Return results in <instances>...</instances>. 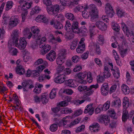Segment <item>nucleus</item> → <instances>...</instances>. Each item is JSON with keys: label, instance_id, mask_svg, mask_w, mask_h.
I'll list each match as a JSON object with an SVG mask.
<instances>
[{"label": "nucleus", "instance_id": "obj_28", "mask_svg": "<svg viewBox=\"0 0 134 134\" xmlns=\"http://www.w3.org/2000/svg\"><path fill=\"white\" fill-rule=\"evenodd\" d=\"M51 110L53 113L54 116L59 117L60 116V113H59L60 110V107H57L51 108Z\"/></svg>", "mask_w": 134, "mask_h": 134}, {"label": "nucleus", "instance_id": "obj_18", "mask_svg": "<svg viewBox=\"0 0 134 134\" xmlns=\"http://www.w3.org/2000/svg\"><path fill=\"white\" fill-rule=\"evenodd\" d=\"M72 32L75 33H78L80 32L79 23L77 21H74L72 25Z\"/></svg>", "mask_w": 134, "mask_h": 134}, {"label": "nucleus", "instance_id": "obj_45", "mask_svg": "<svg viewBox=\"0 0 134 134\" xmlns=\"http://www.w3.org/2000/svg\"><path fill=\"white\" fill-rule=\"evenodd\" d=\"M129 116L128 112L127 111H123L122 117V120L123 121H125L128 119Z\"/></svg>", "mask_w": 134, "mask_h": 134}, {"label": "nucleus", "instance_id": "obj_7", "mask_svg": "<svg viewBox=\"0 0 134 134\" xmlns=\"http://www.w3.org/2000/svg\"><path fill=\"white\" fill-rule=\"evenodd\" d=\"M93 104V103H91L87 105L85 108L83 113L85 114L88 113L89 115H92L94 112Z\"/></svg>", "mask_w": 134, "mask_h": 134}, {"label": "nucleus", "instance_id": "obj_60", "mask_svg": "<svg viewBox=\"0 0 134 134\" xmlns=\"http://www.w3.org/2000/svg\"><path fill=\"white\" fill-rule=\"evenodd\" d=\"M21 85L23 88V90L24 91H28V88H27L28 83L27 81L23 82L22 83Z\"/></svg>", "mask_w": 134, "mask_h": 134}, {"label": "nucleus", "instance_id": "obj_31", "mask_svg": "<svg viewBox=\"0 0 134 134\" xmlns=\"http://www.w3.org/2000/svg\"><path fill=\"white\" fill-rule=\"evenodd\" d=\"M47 95L46 93H43L41 96V101L44 104H46L48 101V98L47 97Z\"/></svg>", "mask_w": 134, "mask_h": 134}, {"label": "nucleus", "instance_id": "obj_61", "mask_svg": "<svg viewBox=\"0 0 134 134\" xmlns=\"http://www.w3.org/2000/svg\"><path fill=\"white\" fill-rule=\"evenodd\" d=\"M37 42L39 44V45H42V44L43 43L45 42L46 40V39L45 37H42L41 39L38 38L37 40Z\"/></svg>", "mask_w": 134, "mask_h": 134}, {"label": "nucleus", "instance_id": "obj_12", "mask_svg": "<svg viewBox=\"0 0 134 134\" xmlns=\"http://www.w3.org/2000/svg\"><path fill=\"white\" fill-rule=\"evenodd\" d=\"M66 79V76L64 74H60L54 78V81L56 83L61 84L64 82Z\"/></svg>", "mask_w": 134, "mask_h": 134}, {"label": "nucleus", "instance_id": "obj_43", "mask_svg": "<svg viewBox=\"0 0 134 134\" xmlns=\"http://www.w3.org/2000/svg\"><path fill=\"white\" fill-rule=\"evenodd\" d=\"M78 90L80 92L84 91L85 90L88 91L90 89L87 86H80L78 87Z\"/></svg>", "mask_w": 134, "mask_h": 134}, {"label": "nucleus", "instance_id": "obj_42", "mask_svg": "<svg viewBox=\"0 0 134 134\" xmlns=\"http://www.w3.org/2000/svg\"><path fill=\"white\" fill-rule=\"evenodd\" d=\"M110 102L108 100L103 105V107H102V110L104 111H106L110 107Z\"/></svg>", "mask_w": 134, "mask_h": 134}, {"label": "nucleus", "instance_id": "obj_38", "mask_svg": "<svg viewBox=\"0 0 134 134\" xmlns=\"http://www.w3.org/2000/svg\"><path fill=\"white\" fill-rule=\"evenodd\" d=\"M9 52L12 55H16L18 51L17 49L11 47L9 48Z\"/></svg>", "mask_w": 134, "mask_h": 134}, {"label": "nucleus", "instance_id": "obj_64", "mask_svg": "<svg viewBox=\"0 0 134 134\" xmlns=\"http://www.w3.org/2000/svg\"><path fill=\"white\" fill-rule=\"evenodd\" d=\"M63 92L68 95H71L73 93V91L71 89H66L64 90Z\"/></svg>", "mask_w": 134, "mask_h": 134}, {"label": "nucleus", "instance_id": "obj_10", "mask_svg": "<svg viewBox=\"0 0 134 134\" xmlns=\"http://www.w3.org/2000/svg\"><path fill=\"white\" fill-rule=\"evenodd\" d=\"M39 47L42 48L41 50V52L42 55H44L47 53L51 49V46L48 44H45L44 45L40 44Z\"/></svg>", "mask_w": 134, "mask_h": 134}, {"label": "nucleus", "instance_id": "obj_22", "mask_svg": "<svg viewBox=\"0 0 134 134\" xmlns=\"http://www.w3.org/2000/svg\"><path fill=\"white\" fill-rule=\"evenodd\" d=\"M76 81L72 79L66 80L65 81V85L69 87H74L76 86Z\"/></svg>", "mask_w": 134, "mask_h": 134}, {"label": "nucleus", "instance_id": "obj_26", "mask_svg": "<svg viewBox=\"0 0 134 134\" xmlns=\"http://www.w3.org/2000/svg\"><path fill=\"white\" fill-rule=\"evenodd\" d=\"M90 129L92 132H97L99 131V124L97 123H94L90 126Z\"/></svg>", "mask_w": 134, "mask_h": 134}, {"label": "nucleus", "instance_id": "obj_52", "mask_svg": "<svg viewBox=\"0 0 134 134\" xmlns=\"http://www.w3.org/2000/svg\"><path fill=\"white\" fill-rule=\"evenodd\" d=\"M65 68V67L64 65H58L56 69L58 73H60L64 71Z\"/></svg>", "mask_w": 134, "mask_h": 134}, {"label": "nucleus", "instance_id": "obj_44", "mask_svg": "<svg viewBox=\"0 0 134 134\" xmlns=\"http://www.w3.org/2000/svg\"><path fill=\"white\" fill-rule=\"evenodd\" d=\"M12 36L13 37V41L12 43H13L15 41V40L17 39H18V37H19L18 36V32L17 31L14 30L12 33Z\"/></svg>", "mask_w": 134, "mask_h": 134}, {"label": "nucleus", "instance_id": "obj_3", "mask_svg": "<svg viewBox=\"0 0 134 134\" xmlns=\"http://www.w3.org/2000/svg\"><path fill=\"white\" fill-rule=\"evenodd\" d=\"M121 25L122 29L125 35L128 37H130V41L132 43L134 44V32L131 30H129L124 23H121Z\"/></svg>", "mask_w": 134, "mask_h": 134}, {"label": "nucleus", "instance_id": "obj_57", "mask_svg": "<svg viewBox=\"0 0 134 134\" xmlns=\"http://www.w3.org/2000/svg\"><path fill=\"white\" fill-rule=\"evenodd\" d=\"M125 14L122 10L118 9L117 10V14L119 17H121L124 16Z\"/></svg>", "mask_w": 134, "mask_h": 134}, {"label": "nucleus", "instance_id": "obj_36", "mask_svg": "<svg viewBox=\"0 0 134 134\" xmlns=\"http://www.w3.org/2000/svg\"><path fill=\"white\" fill-rule=\"evenodd\" d=\"M52 38H50L49 40V42L52 43H55V41L57 42L60 43L62 42V40L59 37H58L55 38L53 35H52Z\"/></svg>", "mask_w": 134, "mask_h": 134}, {"label": "nucleus", "instance_id": "obj_17", "mask_svg": "<svg viewBox=\"0 0 134 134\" xmlns=\"http://www.w3.org/2000/svg\"><path fill=\"white\" fill-rule=\"evenodd\" d=\"M23 60L24 62H26L30 61L31 59V57L30 54L29 52L26 50L23 51Z\"/></svg>", "mask_w": 134, "mask_h": 134}, {"label": "nucleus", "instance_id": "obj_62", "mask_svg": "<svg viewBox=\"0 0 134 134\" xmlns=\"http://www.w3.org/2000/svg\"><path fill=\"white\" fill-rule=\"evenodd\" d=\"M72 61L75 63H77L79 62L80 60V57L77 55H75L72 57Z\"/></svg>", "mask_w": 134, "mask_h": 134}, {"label": "nucleus", "instance_id": "obj_58", "mask_svg": "<svg viewBox=\"0 0 134 134\" xmlns=\"http://www.w3.org/2000/svg\"><path fill=\"white\" fill-rule=\"evenodd\" d=\"M87 80L88 82L89 83H91L92 81L93 78L92 77V75L91 72H88V74L87 75Z\"/></svg>", "mask_w": 134, "mask_h": 134}, {"label": "nucleus", "instance_id": "obj_11", "mask_svg": "<svg viewBox=\"0 0 134 134\" xmlns=\"http://www.w3.org/2000/svg\"><path fill=\"white\" fill-rule=\"evenodd\" d=\"M71 119V118L69 116H65L58 123V125L59 127L64 126L67 123L70 121Z\"/></svg>", "mask_w": 134, "mask_h": 134}, {"label": "nucleus", "instance_id": "obj_59", "mask_svg": "<svg viewBox=\"0 0 134 134\" xmlns=\"http://www.w3.org/2000/svg\"><path fill=\"white\" fill-rule=\"evenodd\" d=\"M76 8L78 11H81L82 10L84 9L86 10L88 9V6L87 5L82 6V5H79L76 7Z\"/></svg>", "mask_w": 134, "mask_h": 134}, {"label": "nucleus", "instance_id": "obj_32", "mask_svg": "<svg viewBox=\"0 0 134 134\" xmlns=\"http://www.w3.org/2000/svg\"><path fill=\"white\" fill-rule=\"evenodd\" d=\"M64 28L68 32H72V25L69 21H67L66 22Z\"/></svg>", "mask_w": 134, "mask_h": 134}, {"label": "nucleus", "instance_id": "obj_34", "mask_svg": "<svg viewBox=\"0 0 134 134\" xmlns=\"http://www.w3.org/2000/svg\"><path fill=\"white\" fill-rule=\"evenodd\" d=\"M112 106L116 107H119L121 105V101L120 99H117L113 101L111 103Z\"/></svg>", "mask_w": 134, "mask_h": 134}, {"label": "nucleus", "instance_id": "obj_53", "mask_svg": "<svg viewBox=\"0 0 134 134\" xmlns=\"http://www.w3.org/2000/svg\"><path fill=\"white\" fill-rule=\"evenodd\" d=\"M54 27L56 29H60L63 28L62 25L60 23L57 22V23H55L54 25Z\"/></svg>", "mask_w": 134, "mask_h": 134}, {"label": "nucleus", "instance_id": "obj_20", "mask_svg": "<svg viewBox=\"0 0 134 134\" xmlns=\"http://www.w3.org/2000/svg\"><path fill=\"white\" fill-rule=\"evenodd\" d=\"M89 91L85 92L84 95L81 97V98L85 99L86 101H90L91 100V98L89 96L91 95L93 93L94 91L93 90H89Z\"/></svg>", "mask_w": 134, "mask_h": 134}, {"label": "nucleus", "instance_id": "obj_30", "mask_svg": "<svg viewBox=\"0 0 134 134\" xmlns=\"http://www.w3.org/2000/svg\"><path fill=\"white\" fill-rule=\"evenodd\" d=\"M85 44H82L78 45L76 49V51L78 53H82L85 51Z\"/></svg>", "mask_w": 134, "mask_h": 134}, {"label": "nucleus", "instance_id": "obj_54", "mask_svg": "<svg viewBox=\"0 0 134 134\" xmlns=\"http://www.w3.org/2000/svg\"><path fill=\"white\" fill-rule=\"evenodd\" d=\"M83 112L82 110L79 109L75 110L74 113V115L75 116H78L81 115Z\"/></svg>", "mask_w": 134, "mask_h": 134}, {"label": "nucleus", "instance_id": "obj_29", "mask_svg": "<svg viewBox=\"0 0 134 134\" xmlns=\"http://www.w3.org/2000/svg\"><path fill=\"white\" fill-rule=\"evenodd\" d=\"M16 71L17 74L21 75L24 73L25 70L23 66L19 65L16 67Z\"/></svg>", "mask_w": 134, "mask_h": 134}, {"label": "nucleus", "instance_id": "obj_5", "mask_svg": "<svg viewBox=\"0 0 134 134\" xmlns=\"http://www.w3.org/2000/svg\"><path fill=\"white\" fill-rule=\"evenodd\" d=\"M66 51L64 50L61 51L58 54L56 60V63L58 65H62L64 62L65 58Z\"/></svg>", "mask_w": 134, "mask_h": 134}, {"label": "nucleus", "instance_id": "obj_49", "mask_svg": "<svg viewBox=\"0 0 134 134\" xmlns=\"http://www.w3.org/2000/svg\"><path fill=\"white\" fill-rule=\"evenodd\" d=\"M105 8L106 13H108L109 12L113 10V9L110 4L108 3H107L105 5Z\"/></svg>", "mask_w": 134, "mask_h": 134}, {"label": "nucleus", "instance_id": "obj_27", "mask_svg": "<svg viewBox=\"0 0 134 134\" xmlns=\"http://www.w3.org/2000/svg\"><path fill=\"white\" fill-rule=\"evenodd\" d=\"M41 10V9L39 7L35 6L31 9L30 12V14L31 15H33L35 14L39 13Z\"/></svg>", "mask_w": 134, "mask_h": 134}, {"label": "nucleus", "instance_id": "obj_33", "mask_svg": "<svg viewBox=\"0 0 134 134\" xmlns=\"http://www.w3.org/2000/svg\"><path fill=\"white\" fill-rule=\"evenodd\" d=\"M123 105L124 108H128L129 106V99L128 98L125 97L123 99Z\"/></svg>", "mask_w": 134, "mask_h": 134}, {"label": "nucleus", "instance_id": "obj_48", "mask_svg": "<svg viewBox=\"0 0 134 134\" xmlns=\"http://www.w3.org/2000/svg\"><path fill=\"white\" fill-rule=\"evenodd\" d=\"M60 3L62 5L64 6L70 5V0H60Z\"/></svg>", "mask_w": 134, "mask_h": 134}, {"label": "nucleus", "instance_id": "obj_25", "mask_svg": "<svg viewBox=\"0 0 134 134\" xmlns=\"http://www.w3.org/2000/svg\"><path fill=\"white\" fill-rule=\"evenodd\" d=\"M31 31L35 35L34 38L35 36H37L40 32V29L36 26H33L31 28Z\"/></svg>", "mask_w": 134, "mask_h": 134}, {"label": "nucleus", "instance_id": "obj_23", "mask_svg": "<svg viewBox=\"0 0 134 134\" xmlns=\"http://www.w3.org/2000/svg\"><path fill=\"white\" fill-rule=\"evenodd\" d=\"M121 90L123 93L125 94H129L130 92L129 87L125 84H123L121 85Z\"/></svg>", "mask_w": 134, "mask_h": 134}, {"label": "nucleus", "instance_id": "obj_50", "mask_svg": "<svg viewBox=\"0 0 134 134\" xmlns=\"http://www.w3.org/2000/svg\"><path fill=\"white\" fill-rule=\"evenodd\" d=\"M39 44L37 42L36 40V41L34 42H32L31 43L30 47L33 49H35L37 48L38 47V45Z\"/></svg>", "mask_w": 134, "mask_h": 134}, {"label": "nucleus", "instance_id": "obj_6", "mask_svg": "<svg viewBox=\"0 0 134 134\" xmlns=\"http://www.w3.org/2000/svg\"><path fill=\"white\" fill-rule=\"evenodd\" d=\"M20 20L18 17L16 16H12L10 19L9 25L11 27L16 26L19 23Z\"/></svg>", "mask_w": 134, "mask_h": 134}, {"label": "nucleus", "instance_id": "obj_2", "mask_svg": "<svg viewBox=\"0 0 134 134\" xmlns=\"http://www.w3.org/2000/svg\"><path fill=\"white\" fill-rule=\"evenodd\" d=\"M18 40L16 39L14 42L11 43L12 41L9 40L8 41V43L11 45H13L15 46L20 50L24 49L26 47L27 43L25 38L21 37L18 42Z\"/></svg>", "mask_w": 134, "mask_h": 134}, {"label": "nucleus", "instance_id": "obj_51", "mask_svg": "<svg viewBox=\"0 0 134 134\" xmlns=\"http://www.w3.org/2000/svg\"><path fill=\"white\" fill-rule=\"evenodd\" d=\"M31 7V4L30 3L26 2L23 4L21 7V9L23 10H26L30 8Z\"/></svg>", "mask_w": 134, "mask_h": 134}, {"label": "nucleus", "instance_id": "obj_13", "mask_svg": "<svg viewBox=\"0 0 134 134\" xmlns=\"http://www.w3.org/2000/svg\"><path fill=\"white\" fill-rule=\"evenodd\" d=\"M98 119L99 122L104 123L105 125H108L110 119L107 116L101 115L99 116Z\"/></svg>", "mask_w": 134, "mask_h": 134}, {"label": "nucleus", "instance_id": "obj_35", "mask_svg": "<svg viewBox=\"0 0 134 134\" xmlns=\"http://www.w3.org/2000/svg\"><path fill=\"white\" fill-rule=\"evenodd\" d=\"M113 74L114 77L116 79H118L120 76V71L119 69L116 68L112 70Z\"/></svg>", "mask_w": 134, "mask_h": 134}, {"label": "nucleus", "instance_id": "obj_46", "mask_svg": "<svg viewBox=\"0 0 134 134\" xmlns=\"http://www.w3.org/2000/svg\"><path fill=\"white\" fill-rule=\"evenodd\" d=\"M127 48H121L120 50V53L121 57H123L127 53Z\"/></svg>", "mask_w": 134, "mask_h": 134}, {"label": "nucleus", "instance_id": "obj_39", "mask_svg": "<svg viewBox=\"0 0 134 134\" xmlns=\"http://www.w3.org/2000/svg\"><path fill=\"white\" fill-rule=\"evenodd\" d=\"M112 28L115 31H118L120 29V27L118 24L113 22L111 24Z\"/></svg>", "mask_w": 134, "mask_h": 134}, {"label": "nucleus", "instance_id": "obj_14", "mask_svg": "<svg viewBox=\"0 0 134 134\" xmlns=\"http://www.w3.org/2000/svg\"><path fill=\"white\" fill-rule=\"evenodd\" d=\"M56 57V54L53 51L51 50L46 55V58L50 62L54 60Z\"/></svg>", "mask_w": 134, "mask_h": 134}, {"label": "nucleus", "instance_id": "obj_9", "mask_svg": "<svg viewBox=\"0 0 134 134\" xmlns=\"http://www.w3.org/2000/svg\"><path fill=\"white\" fill-rule=\"evenodd\" d=\"M95 24L96 26L102 31H105L107 29V25L104 23L102 21H97L96 23Z\"/></svg>", "mask_w": 134, "mask_h": 134}, {"label": "nucleus", "instance_id": "obj_15", "mask_svg": "<svg viewBox=\"0 0 134 134\" xmlns=\"http://www.w3.org/2000/svg\"><path fill=\"white\" fill-rule=\"evenodd\" d=\"M101 92L103 96H107L108 93L109 86L107 83H104L102 85L101 88Z\"/></svg>", "mask_w": 134, "mask_h": 134}, {"label": "nucleus", "instance_id": "obj_4", "mask_svg": "<svg viewBox=\"0 0 134 134\" xmlns=\"http://www.w3.org/2000/svg\"><path fill=\"white\" fill-rule=\"evenodd\" d=\"M59 5L58 4H55L51 7H48L47 8V10L48 13L50 15H52L54 16H57L59 12Z\"/></svg>", "mask_w": 134, "mask_h": 134}, {"label": "nucleus", "instance_id": "obj_63", "mask_svg": "<svg viewBox=\"0 0 134 134\" xmlns=\"http://www.w3.org/2000/svg\"><path fill=\"white\" fill-rule=\"evenodd\" d=\"M58 126L55 124H53L50 126V130L52 132L55 131L57 129Z\"/></svg>", "mask_w": 134, "mask_h": 134}, {"label": "nucleus", "instance_id": "obj_55", "mask_svg": "<svg viewBox=\"0 0 134 134\" xmlns=\"http://www.w3.org/2000/svg\"><path fill=\"white\" fill-rule=\"evenodd\" d=\"M98 42L100 44L102 45L104 43V39L103 36L99 35L98 37Z\"/></svg>", "mask_w": 134, "mask_h": 134}, {"label": "nucleus", "instance_id": "obj_24", "mask_svg": "<svg viewBox=\"0 0 134 134\" xmlns=\"http://www.w3.org/2000/svg\"><path fill=\"white\" fill-rule=\"evenodd\" d=\"M103 74L105 78L109 77L111 76V74L109 69L107 66H104V68Z\"/></svg>", "mask_w": 134, "mask_h": 134}, {"label": "nucleus", "instance_id": "obj_41", "mask_svg": "<svg viewBox=\"0 0 134 134\" xmlns=\"http://www.w3.org/2000/svg\"><path fill=\"white\" fill-rule=\"evenodd\" d=\"M13 5V3L11 1H8L6 4L5 10L8 11L12 8Z\"/></svg>", "mask_w": 134, "mask_h": 134}, {"label": "nucleus", "instance_id": "obj_8", "mask_svg": "<svg viewBox=\"0 0 134 134\" xmlns=\"http://www.w3.org/2000/svg\"><path fill=\"white\" fill-rule=\"evenodd\" d=\"M87 74L88 72L86 71L80 72L77 74V77L81 80V83L84 84L86 83V81L85 80H84V79L86 77Z\"/></svg>", "mask_w": 134, "mask_h": 134}, {"label": "nucleus", "instance_id": "obj_37", "mask_svg": "<svg viewBox=\"0 0 134 134\" xmlns=\"http://www.w3.org/2000/svg\"><path fill=\"white\" fill-rule=\"evenodd\" d=\"M81 119V118H77L71 122L69 124V127H71L75 125L78 124L80 122Z\"/></svg>", "mask_w": 134, "mask_h": 134}, {"label": "nucleus", "instance_id": "obj_40", "mask_svg": "<svg viewBox=\"0 0 134 134\" xmlns=\"http://www.w3.org/2000/svg\"><path fill=\"white\" fill-rule=\"evenodd\" d=\"M13 99L14 100V103L16 104L17 107H19L20 104V102L19 100L18 97L16 94H13Z\"/></svg>", "mask_w": 134, "mask_h": 134}, {"label": "nucleus", "instance_id": "obj_21", "mask_svg": "<svg viewBox=\"0 0 134 134\" xmlns=\"http://www.w3.org/2000/svg\"><path fill=\"white\" fill-rule=\"evenodd\" d=\"M89 48H90L92 51L97 54L99 55L100 53V51L99 45L93 44L91 46H89Z\"/></svg>", "mask_w": 134, "mask_h": 134}, {"label": "nucleus", "instance_id": "obj_19", "mask_svg": "<svg viewBox=\"0 0 134 134\" xmlns=\"http://www.w3.org/2000/svg\"><path fill=\"white\" fill-rule=\"evenodd\" d=\"M51 76L50 75L42 74L39 76L38 78V80L40 82H42L46 80H49L51 79Z\"/></svg>", "mask_w": 134, "mask_h": 134}, {"label": "nucleus", "instance_id": "obj_1", "mask_svg": "<svg viewBox=\"0 0 134 134\" xmlns=\"http://www.w3.org/2000/svg\"><path fill=\"white\" fill-rule=\"evenodd\" d=\"M89 13L86 10L82 12V16L85 18H88L89 15L91 16V20L92 22L96 21L98 17V10L96 6L93 4L90 5L89 8Z\"/></svg>", "mask_w": 134, "mask_h": 134}, {"label": "nucleus", "instance_id": "obj_16", "mask_svg": "<svg viewBox=\"0 0 134 134\" xmlns=\"http://www.w3.org/2000/svg\"><path fill=\"white\" fill-rule=\"evenodd\" d=\"M36 21L38 23H46L48 22V19L45 15H38L35 19Z\"/></svg>", "mask_w": 134, "mask_h": 134}, {"label": "nucleus", "instance_id": "obj_56", "mask_svg": "<svg viewBox=\"0 0 134 134\" xmlns=\"http://www.w3.org/2000/svg\"><path fill=\"white\" fill-rule=\"evenodd\" d=\"M28 13V12L27 11H25L22 13L21 14L22 22H24L25 21L26 16L27 15Z\"/></svg>", "mask_w": 134, "mask_h": 134}, {"label": "nucleus", "instance_id": "obj_47", "mask_svg": "<svg viewBox=\"0 0 134 134\" xmlns=\"http://www.w3.org/2000/svg\"><path fill=\"white\" fill-rule=\"evenodd\" d=\"M65 16L67 18L71 20H73L75 18L73 14L71 13H66L65 14Z\"/></svg>", "mask_w": 134, "mask_h": 134}]
</instances>
